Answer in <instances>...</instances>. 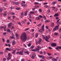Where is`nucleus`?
Segmentation results:
<instances>
[{"instance_id": "f257e3e1", "label": "nucleus", "mask_w": 61, "mask_h": 61, "mask_svg": "<svg viewBox=\"0 0 61 61\" xmlns=\"http://www.w3.org/2000/svg\"><path fill=\"white\" fill-rule=\"evenodd\" d=\"M20 39L22 41L25 42L26 40V35L25 32H24L22 34L20 37Z\"/></svg>"}, {"instance_id": "f03ea898", "label": "nucleus", "mask_w": 61, "mask_h": 61, "mask_svg": "<svg viewBox=\"0 0 61 61\" xmlns=\"http://www.w3.org/2000/svg\"><path fill=\"white\" fill-rule=\"evenodd\" d=\"M59 25H58L57 26H55V28H54L53 30V31H55L56 30V29H57L58 30V27H59Z\"/></svg>"}, {"instance_id": "7ed1b4c3", "label": "nucleus", "mask_w": 61, "mask_h": 61, "mask_svg": "<svg viewBox=\"0 0 61 61\" xmlns=\"http://www.w3.org/2000/svg\"><path fill=\"white\" fill-rule=\"evenodd\" d=\"M25 2L24 1H22L21 3V5L22 6H23L24 7H26V4L25 5H23V4H25Z\"/></svg>"}, {"instance_id": "20e7f679", "label": "nucleus", "mask_w": 61, "mask_h": 61, "mask_svg": "<svg viewBox=\"0 0 61 61\" xmlns=\"http://www.w3.org/2000/svg\"><path fill=\"white\" fill-rule=\"evenodd\" d=\"M34 14V12L32 11L30 12V14H28L30 18H32V17L31 16V14Z\"/></svg>"}, {"instance_id": "39448f33", "label": "nucleus", "mask_w": 61, "mask_h": 61, "mask_svg": "<svg viewBox=\"0 0 61 61\" xmlns=\"http://www.w3.org/2000/svg\"><path fill=\"white\" fill-rule=\"evenodd\" d=\"M8 56L9 57L8 58H7V60H9V59H11V54H10V53H9L8 54Z\"/></svg>"}, {"instance_id": "423d86ee", "label": "nucleus", "mask_w": 61, "mask_h": 61, "mask_svg": "<svg viewBox=\"0 0 61 61\" xmlns=\"http://www.w3.org/2000/svg\"><path fill=\"white\" fill-rule=\"evenodd\" d=\"M42 41V39H40L39 40V41L37 42V43L39 44H41V42Z\"/></svg>"}, {"instance_id": "0eeeda50", "label": "nucleus", "mask_w": 61, "mask_h": 61, "mask_svg": "<svg viewBox=\"0 0 61 61\" xmlns=\"http://www.w3.org/2000/svg\"><path fill=\"white\" fill-rule=\"evenodd\" d=\"M51 46H56V43H52L51 44Z\"/></svg>"}, {"instance_id": "6e6552de", "label": "nucleus", "mask_w": 61, "mask_h": 61, "mask_svg": "<svg viewBox=\"0 0 61 61\" xmlns=\"http://www.w3.org/2000/svg\"><path fill=\"white\" fill-rule=\"evenodd\" d=\"M56 49H57L58 50V49H61V46H57V47L56 48Z\"/></svg>"}, {"instance_id": "1a4fd4ad", "label": "nucleus", "mask_w": 61, "mask_h": 61, "mask_svg": "<svg viewBox=\"0 0 61 61\" xmlns=\"http://www.w3.org/2000/svg\"><path fill=\"white\" fill-rule=\"evenodd\" d=\"M42 36L43 37V38H44V39H45L46 41H48L47 39L46 38V37H45L43 35H42Z\"/></svg>"}, {"instance_id": "9d476101", "label": "nucleus", "mask_w": 61, "mask_h": 61, "mask_svg": "<svg viewBox=\"0 0 61 61\" xmlns=\"http://www.w3.org/2000/svg\"><path fill=\"white\" fill-rule=\"evenodd\" d=\"M12 37H10V38H11L12 39H13V38H15V37H14V34H12Z\"/></svg>"}, {"instance_id": "9b49d317", "label": "nucleus", "mask_w": 61, "mask_h": 61, "mask_svg": "<svg viewBox=\"0 0 61 61\" xmlns=\"http://www.w3.org/2000/svg\"><path fill=\"white\" fill-rule=\"evenodd\" d=\"M46 38H47V39H49V38H50V36H46Z\"/></svg>"}, {"instance_id": "f8f14e48", "label": "nucleus", "mask_w": 61, "mask_h": 61, "mask_svg": "<svg viewBox=\"0 0 61 61\" xmlns=\"http://www.w3.org/2000/svg\"><path fill=\"white\" fill-rule=\"evenodd\" d=\"M6 26L5 27L3 26H2L1 27V28H4V31H6V29H5V28H6Z\"/></svg>"}, {"instance_id": "ddd939ff", "label": "nucleus", "mask_w": 61, "mask_h": 61, "mask_svg": "<svg viewBox=\"0 0 61 61\" xmlns=\"http://www.w3.org/2000/svg\"><path fill=\"white\" fill-rule=\"evenodd\" d=\"M11 25H12V23H9L8 25V27H10V26H11Z\"/></svg>"}, {"instance_id": "4468645a", "label": "nucleus", "mask_w": 61, "mask_h": 61, "mask_svg": "<svg viewBox=\"0 0 61 61\" xmlns=\"http://www.w3.org/2000/svg\"><path fill=\"white\" fill-rule=\"evenodd\" d=\"M23 51H20L19 52V54L21 55H23Z\"/></svg>"}, {"instance_id": "2eb2a0df", "label": "nucleus", "mask_w": 61, "mask_h": 61, "mask_svg": "<svg viewBox=\"0 0 61 61\" xmlns=\"http://www.w3.org/2000/svg\"><path fill=\"white\" fill-rule=\"evenodd\" d=\"M55 24L53 22L51 24V27H53L54 26Z\"/></svg>"}, {"instance_id": "dca6fc26", "label": "nucleus", "mask_w": 61, "mask_h": 61, "mask_svg": "<svg viewBox=\"0 0 61 61\" xmlns=\"http://www.w3.org/2000/svg\"><path fill=\"white\" fill-rule=\"evenodd\" d=\"M56 3H57V2H56V1L53 2H52V4L53 5H55V4H56Z\"/></svg>"}, {"instance_id": "f3484780", "label": "nucleus", "mask_w": 61, "mask_h": 61, "mask_svg": "<svg viewBox=\"0 0 61 61\" xmlns=\"http://www.w3.org/2000/svg\"><path fill=\"white\" fill-rule=\"evenodd\" d=\"M59 15V14L57 13H56L54 15V16L55 17H56V16H58Z\"/></svg>"}, {"instance_id": "a211bd4d", "label": "nucleus", "mask_w": 61, "mask_h": 61, "mask_svg": "<svg viewBox=\"0 0 61 61\" xmlns=\"http://www.w3.org/2000/svg\"><path fill=\"white\" fill-rule=\"evenodd\" d=\"M15 41H12V45H15Z\"/></svg>"}, {"instance_id": "6ab92c4d", "label": "nucleus", "mask_w": 61, "mask_h": 61, "mask_svg": "<svg viewBox=\"0 0 61 61\" xmlns=\"http://www.w3.org/2000/svg\"><path fill=\"white\" fill-rule=\"evenodd\" d=\"M6 50L7 51H11V49H9L8 48H6Z\"/></svg>"}, {"instance_id": "aec40b11", "label": "nucleus", "mask_w": 61, "mask_h": 61, "mask_svg": "<svg viewBox=\"0 0 61 61\" xmlns=\"http://www.w3.org/2000/svg\"><path fill=\"white\" fill-rule=\"evenodd\" d=\"M35 58V55L34 54L32 55L31 57V58L32 59H34Z\"/></svg>"}, {"instance_id": "412c9836", "label": "nucleus", "mask_w": 61, "mask_h": 61, "mask_svg": "<svg viewBox=\"0 0 61 61\" xmlns=\"http://www.w3.org/2000/svg\"><path fill=\"white\" fill-rule=\"evenodd\" d=\"M13 4H16V5H19V3L18 2L17 3L15 2H14L13 3Z\"/></svg>"}, {"instance_id": "4be33fe9", "label": "nucleus", "mask_w": 61, "mask_h": 61, "mask_svg": "<svg viewBox=\"0 0 61 61\" xmlns=\"http://www.w3.org/2000/svg\"><path fill=\"white\" fill-rule=\"evenodd\" d=\"M36 20H39L40 19V18L39 17H36Z\"/></svg>"}, {"instance_id": "5701e85b", "label": "nucleus", "mask_w": 61, "mask_h": 61, "mask_svg": "<svg viewBox=\"0 0 61 61\" xmlns=\"http://www.w3.org/2000/svg\"><path fill=\"white\" fill-rule=\"evenodd\" d=\"M28 12V11H25V16H26L27 15V13Z\"/></svg>"}, {"instance_id": "b1692460", "label": "nucleus", "mask_w": 61, "mask_h": 61, "mask_svg": "<svg viewBox=\"0 0 61 61\" xmlns=\"http://www.w3.org/2000/svg\"><path fill=\"white\" fill-rule=\"evenodd\" d=\"M38 33L36 34L35 35V36L36 38H37V37H38Z\"/></svg>"}, {"instance_id": "393cba45", "label": "nucleus", "mask_w": 61, "mask_h": 61, "mask_svg": "<svg viewBox=\"0 0 61 61\" xmlns=\"http://www.w3.org/2000/svg\"><path fill=\"white\" fill-rule=\"evenodd\" d=\"M29 30V28H26L25 30V31H27V30Z\"/></svg>"}, {"instance_id": "a878e982", "label": "nucleus", "mask_w": 61, "mask_h": 61, "mask_svg": "<svg viewBox=\"0 0 61 61\" xmlns=\"http://www.w3.org/2000/svg\"><path fill=\"white\" fill-rule=\"evenodd\" d=\"M51 8H53V9H52V10H55V8H55V7H54V6H53V7H51Z\"/></svg>"}, {"instance_id": "bb28decb", "label": "nucleus", "mask_w": 61, "mask_h": 61, "mask_svg": "<svg viewBox=\"0 0 61 61\" xmlns=\"http://www.w3.org/2000/svg\"><path fill=\"white\" fill-rule=\"evenodd\" d=\"M32 51H34V52H36V50L35 49H33L31 50Z\"/></svg>"}, {"instance_id": "cd10ccee", "label": "nucleus", "mask_w": 61, "mask_h": 61, "mask_svg": "<svg viewBox=\"0 0 61 61\" xmlns=\"http://www.w3.org/2000/svg\"><path fill=\"white\" fill-rule=\"evenodd\" d=\"M54 35L55 36H57L58 33L56 32H55L54 33Z\"/></svg>"}, {"instance_id": "c85d7f7f", "label": "nucleus", "mask_w": 61, "mask_h": 61, "mask_svg": "<svg viewBox=\"0 0 61 61\" xmlns=\"http://www.w3.org/2000/svg\"><path fill=\"white\" fill-rule=\"evenodd\" d=\"M35 50H36V51H39V48H36Z\"/></svg>"}, {"instance_id": "c756f323", "label": "nucleus", "mask_w": 61, "mask_h": 61, "mask_svg": "<svg viewBox=\"0 0 61 61\" xmlns=\"http://www.w3.org/2000/svg\"><path fill=\"white\" fill-rule=\"evenodd\" d=\"M10 14L12 15H15V14L13 12H10Z\"/></svg>"}, {"instance_id": "7c9ffc66", "label": "nucleus", "mask_w": 61, "mask_h": 61, "mask_svg": "<svg viewBox=\"0 0 61 61\" xmlns=\"http://www.w3.org/2000/svg\"><path fill=\"white\" fill-rule=\"evenodd\" d=\"M38 56L39 57H40V58H41V57H43V55L41 56H40V55H38Z\"/></svg>"}, {"instance_id": "2f4dec72", "label": "nucleus", "mask_w": 61, "mask_h": 61, "mask_svg": "<svg viewBox=\"0 0 61 61\" xmlns=\"http://www.w3.org/2000/svg\"><path fill=\"white\" fill-rule=\"evenodd\" d=\"M41 30H42V31H44V28H42L41 29Z\"/></svg>"}, {"instance_id": "473e14b6", "label": "nucleus", "mask_w": 61, "mask_h": 61, "mask_svg": "<svg viewBox=\"0 0 61 61\" xmlns=\"http://www.w3.org/2000/svg\"><path fill=\"white\" fill-rule=\"evenodd\" d=\"M25 52V53H26V54H29V52L28 51H27V52Z\"/></svg>"}, {"instance_id": "72a5a7b5", "label": "nucleus", "mask_w": 61, "mask_h": 61, "mask_svg": "<svg viewBox=\"0 0 61 61\" xmlns=\"http://www.w3.org/2000/svg\"><path fill=\"white\" fill-rule=\"evenodd\" d=\"M41 24H39L38 25H37V26L38 27L41 26Z\"/></svg>"}, {"instance_id": "f704fd0d", "label": "nucleus", "mask_w": 61, "mask_h": 61, "mask_svg": "<svg viewBox=\"0 0 61 61\" xmlns=\"http://www.w3.org/2000/svg\"><path fill=\"white\" fill-rule=\"evenodd\" d=\"M58 10V9H57V8L55 10H54V12H57V11Z\"/></svg>"}, {"instance_id": "c9c22d12", "label": "nucleus", "mask_w": 61, "mask_h": 61, "mask_svg": "<svg viewBox=\"0 0 61 61\" xmlns=\"http://www.w3.org/2000/svg\"><path fill=\"white\" fill-rule=\"evenodd\" d=\"M34 4H35V5H38V4H39V3H38V2H35L34 3Z\"/></svg>"}, {"instance_id": "e433bc0d", "label": "nucleus", "mask_w": 61, "mask_h": 61, "mask_svg": "<svg viewBox=\"0 0 61 61\" xmlns=\"http://www.w3.org/2000/svg\"><path fill=\"white\" fill-rule=\"evenodd\" d=\"M47 55L48 56H51L52 55V54L50 53H47Z\"/></svg>"}, {"instance_id": "4c0bfd02", "label": "nucleus", "mask_w": 61, "mask_h": 61, "mask_svg": "<svg viewBox=\"0 0 61 61\" xmlns=\"http://www.w3.org/2000/svg\"><path fill=\"white\" fill-rule=\"evenodd\" d=\"M33 48H34V46H32L30 47L31 49H33Z\"/></svg>"}, {"instance_id": "58836bf2", "label": "nucleus", "mask_w": 61, "mask_h": 61, "mask_svg": "<svg viewBox=\"0 0 61 61\" xmlns=\"http://www.w3.org/2000/svg\"><path fill=\"white\" fill-rule=\"evenodd\" d=\"M43 18H44V19H45V20H46V17L44 15L43 16Z\"/></svg>"}, {"instance_id": "ea45409f", "label": "nucleus", "mask_w": 61, "mask_h": 61, "mask_svg": "<svg viewBox=\"0 0 61 61\" xmlns=\"http://www.w3.org/2000/svg\"><path fill=\"white\" fill-rule=\"evenodd\" d=\"M37 47L39 49V48H40V49L41 48L40 47V46H37Z\"/></svg>"}, {"instance_id": "a19ab883", "label": "nucleus", "mask_w": 61, "mask_h": 61, "mask_svg": "<svg viewBox=\"0 0 61 61\" xmlns=\"http://www.w3.org/2000/svg\"><path fill=\"white\" fill-rule=\"evenodd\" d=\"M45 7H46V8H47V7H48L49 6L47 5H46L44 6Z\"/></svg>"}, {"instance_id": "79ce46f5", "label": "nucleus", "mask_w": 61, "mask_h": 61, "mask_svg": "<svg viewBox=\"0 0 61 61\" xmlns=\"http://www.w3.org/2000/svg\"><path fill=\"white\" fill-rule=\"evenodd\" d=\"M7 31L8 32H10V30L9 29H8L7 30Z\"/></svg>"}, {"instance_id": "37998d69", "label": "nucleus", "mask_w": 61, "mask_h": 61, "mask_svg": "<svg viewBox=\"0 0 61 61\" xmlns=\"http://www.w3.org/2000/svg\"><path fill=\"white\" fill-rule=\"evenodd\" d=\"M39 11L40 12H42V10L41 9H39Z\"/></svg>"}, {"instance_id": "c03bdc74", "label": "nucleus", "mask_w": 61, "mask_h": 61, "mask_svg": "<svg viewBox=\"0 0 61 61\" xmlns=\"http://www.w3.org/2000/svg\"><path fill=\"white\" fill-rule=\"evenodd\" d=\"M49 59H51V58H53V57L51 56H50L49 57Z\"/></svg>"}, {"instance_id": "a18cd8bd", "label": "nucleus", "mask_w": 61, "mask_h": 61, "mask_svg": "<svg viewBox=\"0 0 61 61\" xmlns=\"http://www.w3.org/2000/svg\"><path fill=\"white\" fill-rule=\"evenodd\" d=\"M31 45V43H29L28 45V46H30Z\"/></svg>"}, {"instance_id": "49530a36", "label": "nucleus", "mask_w": 61, "mask_h": 61, "mask_svg": "<svg viewBox=\"0 0 61 61\" xmlns=\"http://www.w3.org/2000/svg\"><path fill=\"white\" fill-rule=\"evenodd\" d=\"M45 22H49V21L48 20H46L45 21Z\"/></svg>"}, {"instance_id": "de8ad7c7", "label": "nucleus", "mask_w": 61, "mask_h": 61, "mask_svg": "<svg viewBox=\"0 0 61 61\" xmlns=\"http://www.w3.org/2000/svg\"><path fill=\"white\" fill-rule=\"evenodd\" d=\"M5 60H6V59H5V58H4L3 59V61H5Z\"/></svg>"}, {"instance_id": "09e8293b", "label": "nucleus", "mask_w": 61, "mask_h": 61, "mask_svg": "<svg viewBox=\"0 0 61 61\" xmlns=\"http://www.w3.org/2000/svg\"><path fill=\"white\" fill-rule=\"evenodd\" d=\"M47 12L48 13H50V10H48Z\"/></svg>"}, {"instance_id": "8fccbe9b", "label": "nucleus", "mask_w": 61, "mask_h": 61, "mask_svg": "<svg viewBox=\"0 0 61 61\" xmlns=\"http://www.w3.org/2000/svg\"><path fill=\"white\" fill-rule=\"evenodd\" d=\"M16 9L17 10H19L20 9V8H16Z\"/></svg>"}, {"instance_id": "3c124183", "label": "nucleus", "mask_w": 61, "mask_h": 61, "mask_svg": "<svg viewBox=\"0 0 61 61\" xmlns=\"http://www.w3.org/2000/svg\"><path fill=\"white\" fill-rule=\"evenodd\" d=\"M44 27H45V25H43L42 26V28H44Z\"/></svg>"}, {"instance_id": "603ef678", "label": "nucleus", "mask_w": 61, "mask_h": 61, "mask_svg": "<svg viewBox=\"0 0 61 61\" xmlns=\"http://www.w3.org/2000/svg\"><path fill=\"white\" fill-rule=\"evenodd\" d=\"M6 15H7L6 14H3V15H4V16H6Z\"/></svg>"}, {"instance_id": "864d4df0", "label": "nucleus", "mask_w": 61, "mask_h": 61, "mask_svg": "<svg viewBox=\"0 0 61 61\" xmlns=\"http://www.w3.org/2000/svg\"><path fill=\"white\" fill-rule=\"evenodd\" d=\"M40 54H43V52L42 51H41L40 52Z\"/></svg>"}, {"instance_id": "5fc2aeb1", "label": "nucleus", "mask_w": 61, "mask_h": 61, "mask_svg": "<svg viewBox=\"0 0 61 61\" xmlns=\"http://www.w3.org/2000/svg\"><path fill=\"white\" fill-rule=\"evenodd\" d=\"M14 29V27L12 26L11 28V30H12V29Z\"/></svg>"}, {"instance_id": "6e6d98bb", "label": "nucleus", "mask_w": 61, "mask_h": 61, "mask_svg": "<svg viewBox=\"0 0 61 61\" xmlns=\"http://www.w3.org/2000/svg\"><path fill=\"white\" fill-rule=\"evenodd\" d=\"M56 19L57 20H58V19H59V18L58 17H56Z\"/></svg>"}, {"instance_id": "4d7b16f0", "label": "nucleus", "mask_w": 61, "mask_h": 61, "mask_svg": "<svg viewBox=\"0 0 61 61\" xmlns=\"http://www.w3.org/2000/svg\"><path fill=\"white\" fill-rule=\"evenodd\" d=\"M39 17H40V18H42L43 17H42V16L41 15H40L39 16Z\"/></svg>"}, {"instance_id": "13d9d810", "label": "nucleus", "mask_w": 61, "mask_h": 61, "mask_svg": "<svg viewBox=\"0 0 61 61\" xmlns=\"http://www.w3.org/2000/svg\"><path fill=\"white\" fill-rule=\"evenodd\" d=\"M16 37H18V36H19L17 34H16Z\"/></svg>"}, {"instance_id": "bf43d9fd", "label": "nucleus", "mask_w": 61, "mask_h": 61, "mask_svg": "<svg viewBox=\"0 0 61 61\" xmlns=\"http://www.w3.org/2000/svg\"><path fill=\"white\" fill-rule=\"evenodd\" d=\"M2 9L0 8V12H2Z\"/></svg>"}, {"instance_id": "052dcab7", "label": "nucleus", "mask_w": 61, "mask_h": 61, "mask_svg": "<svg viewBox=\"0 0 61 61\" xmlns=\"http://www.w3.org/2000/svg\"><path fill=\"white\" fill-rule=\"evenodd\" d=\"M7 43H9V40H7Z\"/></svg>"}, {"instance_id": "680f3d73", "label": "nucleus", "mask_w": 61, "mask_h": 61, "mask_svg": "<svg viewBox=\"0 0 61 61\" xmlns=\"http://www.w3.org/2000/svg\"><path fill=\"white\" fill-rule=\"evenodd\" d=\"M15 16H13V19H14L15 18Z\"/></svg>"}, {"instance_id": "e2e57ef3", "label": "nucleus", "mask_w": 61, "mask_h": 61, "mask_svg": "<svg viewBox=\"0 0 61 61\" xmlns=\"http://www.w3.org/2000/svg\"><path fill=\"white\" fill-rule=\"evenodd\" d=\"M15 51H14L12 53V54H15Z\"/></svg>"}, {"instance_id": "0e129e2a", "label": "nucleus", "mask_w": 61, "mask_h": 61, "mask_svg": "<svg viewBox=\"0 0 61 61\" xmlns=\"http://www.w3.org/2000/svg\"><path fill=\"white\" fill-rule=\"evenodd\" d=\"M7 5V3H5L4 4V5Z\"/></svg>"}, {"instance_id": "69168bd1", "label": "nucleus", "mask_w": 61, "mask_h": 61, "mask_svg": "<svg viewBox=\"0 0 61 61\" xmlns=\"http://www.w3.org/2000/svg\"><path fill=\"white\" fill-rule=\"evenodd\" d=\"M47 3H44V5H47Z\"/></svg>"}, {"instance_id": "338daca9", "label": "nucleus", "mask_w": 61, "mask_h": 61, "mask_svg": "<svg viewBox=\"0 0 61 61\" xmlns=\"http://www.w3.org/2000/svg\"><path fill=\"white\" fill-rule=\"evenodd\" d=\"M60 19H59L57 21V23H58V22H59V21H60Z\"/></svg>"}, {"instance_id": "774afa93", "label": "nucleus", "mask_w": 61, "mask_h": 61, "mask_svg": "<svg viewBox=\"0 0 61 61\" xmlns=\"http://www.w3.org/2000/svg\"><path fill=\"white\" fill-rule=\"evenodd\" d=\"M21 61H25V59H22L21 60Z\"/></svg>"}]
</instances>
